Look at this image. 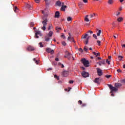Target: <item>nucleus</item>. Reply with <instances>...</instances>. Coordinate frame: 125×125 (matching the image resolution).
<instances>
[{"label": "nucleus", "mask_w": 125, "mask_h": 125, "mask_svg": "<svg viewBox=\"0 0 125 125\" xmlns=\"http://www.w3.org/2000/svg\"><path fill=\"white\" fill-rule=\"evenodd\" d=\"M67 8V6L66 5H62V7L61 8V10H62V11H65V9Z\"/></svg>", "instance_id": "nucleus-14"}, {"label": "nucleus", "mask_w": 125, "mask_h": 125, "mask_svg": "<svg viewBox=\"0 0 125 125\" xmlns=\"http://www.w3.org/2000/svg\"><path fill=\"white\" fill-rule=\"evenodd\" d=\"M119 37V35H118V34H115L113 36V38H114V39H118Z\"/></svg>", "instance_id": "nucleus-24"}, {"label": "nucleus", "mask_w": 125, "mask_h": 125, "mask_svg": "<svg viewBox=\"0 0 125 125\" xmlns=\"http://www.w3.org/2000/svg\"><path fill=\"white\" fill-rule=\"evenodd\" d=\"M97 42L98 43V45H99V46H100V45H101L100 43H101V42L100 41L98 40V41H97Z\"/></svg>", "instance_id": "nucleus-35"}, {"label": "nucleus", "mask_w": 125, "mask_h": 125, "mask_svg": "<svg viewBox=\"0 0 125 125\" xmlns=\"http://www.w3.org/2000/svg\"><path fill=\"white\" fill-rule=\"evenodd\" d=\"M78 104H79L80 105H82L83 104V102L81 100H79L78 101Z\"/></svg>", "instance_id": "nucleus-37"}, {"label": "nucleus", "mask_w": 125, "mask_h": 125, "mask_svg": "<svg viewBox=\"0 0 125 125\" xmlns=\"http://www.w3.org/2000/svg\"><path fill=\"white\" fill-rule=\"evenodd\" d=\"M124 20V19L122 17H119L117 19V21L118 22H122Z\"/></svg>", "instance_id": "nucleus-19"}, {"label": "nucleus", "mask_w": 125, "mask_h": 125, "mask_svg": "<svg viewBox=\"0 0 125 125\" xmlns=\"http://www.w3.org/2000/svg\"><path fill=\"white\" fill-rule=\"evenodd\" d=\"M47 20L45 19L43 21H42V24H43V26H46L47 25Z\"/></svg>", "instance_id": "nucleus-13"}, {"label": "nucleus", "mask_w": 125, "mask_h": 125, "mask_svg": "<svg viewBox=\"0 0 125 125\" xmlns=\"http://www.w3.org/2000/svg\"><path fill=\"white\" fill-rule=\"evenodd\" d=\"M93 38H94V39H95V40H97V36H96V35L93 34Z\"/></svg>", "instance_id": "nucleus-40"}, {"label": "nucleus", "mask_w": 125, "mask_h": 125, "mask_svg": "<svg viewBox=\"0 0 125 125\" xmlns=\"http://www.w3.org/2000/svg\"><path fill=\"white\" fill-rule=\"evenodd\" d=\"M88 33H90V34H93V32L90 31V30H89Z\"/></svg>", "instance_id": "nucleus-58"}, {"label": "nucleus", "mask_w": 125, "mask_h": 125, "mask_svg": "<svg viewBox=\"0 0 125 125\" xmlns=\"http://www.w3.org/2000/svg\"><path fill=\"white\" fill-rule=\"evenodd\" d=\"M123 58H124L123 56H118V59H119V60L122 61V59H123Z\"/></svg>", "instance_id": "nucleus-27"}, {"label": "nucleus", "mask_w": 125, "mask_h": 125, "mask_svg": "<svg viewBox=\"0 0 125 125\" xmlns=\"http://www.w3.org/2000/svg\"><path fill=\"white\" fill-rule=\"evenodd\" d=\"M117 72H118V73H121V72H122V70L121 69H119L117 70Z\"/></svg>", "instance_id": "nucleus-56"}, {"label": "nucleus", "mask_w": 125, "mask_h": 125, "mask_svg": "<svg viewBox=\"0 0 125 125\" xmlns=\"http://www.w3.org/2000/svg\"><path fill=\"white\" fill-rule=\"evenodd\" d=\"M107 2L108 4H112L113 3V0H108Z\"/></svg>", "instance_id": "nucleus-25"}, {"label": "nucleus", "mask_w": 125, "mask_h": 125, "mask_svg": "<svg viewBox=\"0 0 125 125\" xmlns=\"http://www.w3.org/2000/svg\"><path fill=\"white\" fill-rule=\"evenodd\" d=\"M79 6L80 7H82V6H83V3H82V2H80V3H79Z\"/></svg>", "instance_id": "nucleus-42"}, {"label": "nucleus", "mask_w": 125, "mask_h": 125, "mask_svg": "<svg viewBox=\"0 0 125 125\" xmlns=\"http://www.w3.org/2000/svg\"><path fill=\"white\" fill-rule=\"evenodd\" d=\"M27 50H28V51H34V50H35V47L29 46L27 48Z\"/></svg>", "instance_id": "nucleus-8"}, {"label": "nucleus", "mask_w": 125, "mask_h": 125, "mask_svg": "<svg viewBox=\"0 0 125 125\" xmlns=\"http://www.w3.org/2000/svg\"><path fill=\"white\" fill-rule=\"evenodd\" d=\"M56 4L58 6H61V2L60 1H58L56 2Z\"/></svg>", "instance_id": "nucleus-22"}, {"label": "nucleus", "mask_w": 125, "mask_h": 125, "mask_svg": "<svg viewBox=\"0 0 125 125\" xmlns=\"http://www.w3.org/2000/svg\"><path fill=\"white\" fill-rule=\"evenodd\" d=\"M120 14H121V12H117L116 16H119Z\"/></svg>", "instance_id": "nucleus-52"}, {"label": "nucleus", "mask_w": 125, "mask_h": 125, "mask_svg": "<svg viewBox=\"0 0 125 125\" xmlns=\"http://www.w3.org/2000/svg\"><path fill=\"white\" fill-rule=\"evenodd\" d=\"M81 62L85 67H88L89 66V62L85 59H83L81 60Z\"/></svg>", "instance_id": "nucleus-2"}, {"label": "nucleus", "mask_w": 125, "mask_h": 125, "mask_svg": "<svg viewBox=\"0 0 125 125\" xmlns=\"http://www.w3.org/2000/svg\"><path fill=\"white\" fill-rule=\"evenodd\" d=\"M97 72L98 76H102V70L100 68H97Z\"/></svg>", "instance_id": "nucleus-6"}, {"label": "nucleus", "mask_w": 125, "mask_h": 125, "mask_svg": "<svg viewBox=\"0 0 125 125\" xmlns=\"http://www.w3.org/2000/svg\"><path fill=\"white\" fill-rule=\"evenodd\" d=\"M58 64L61 66V68H64V65L60 62H59Z\"/></svg>", "instance_id": "nucleus-31"}, {"label": "nucleus", "mask_w": 125, "mask_h": 125, "mask_svg": "<svg viewBox=\"0 0 125 125\" xmlns=\"http://www.w3.org/2000/svg\"><path fill=\"white\" fill-rule=\"evenodd\" d=\"M65 58H68V59H70L69 57H68V56H67V55L66 56H64Z\"/></svg>", "instance_id": "nucleus-61"}, {"label": "nucleus", "mask_w": 125, "mask_h": 125, "mask_svg": "<svg viewBox=\"0 0 125 125\" xmlns=\"http://www.w3.org/2000/svg\"><path fill=\"white\" fill-rule=\"evenodd\" d=\"M84 51H86V52H87V50H88V49H87L85 47H84Z\"/></svg>", "instance_id": "nucleus-48"}, {"label": "nucleus", "mask_w": 125, "mask_h": 125, "mask_svg": "<svg viewBox=\"0 0 125 125\" xmlns=\"http://www.w3.org/2000/svg\"><path fill=\"white\" fill-rule=\"evenodd\" d=\"M93 53L94 55H95V56H96V57H97V56H100V53H96L95 52H93Z\"/></svg>", "instance_id": "nucleus-21"}, {"label": "nucleus", "mask_w": 125, "mask_h": 125, "mask_svg": "<svg viewBox=\"0 0 125 125\" xmlns=\"http://www.w3.org/2000/svg\"><path fill=\"white\" fill-rule=\"evenodd\" d=\"M52 35H53V32L52 31H50L47 35L49 37H52Z\"/></svg>", "instance_id": "nucleus-20"}, {"label": "nucleus", "mask_w": 125, "mask_h": 125, "mask_svg": "<svg viewBox=\"0 0 125 125\" xmlns=\"http://www.w3.org/2000/svg\"><path fill=\"white\" fill-rule=\"evenodd\" d=\"M54 77L55 79H57L58 81L59 80V77H58L57 75H55Z\"/></svg>", "instance_id": "nucleus-33"}, {"label": "nucleus", "mask_w": 125, "mask_h": 125, "mask_svg": "<svg viewBox=\"0 0 125 125\" xmlns=\"http://www.w3.org/2000/svg\"><path fill=\"white\" fill-rule=\"evenodd\" d=\"M107 86L110 90V93H113V92H117V91H118V88L113 86L112 84H107Z\"/></svg>", "instance_id": "nucleus-1"}, {"label": "nucleus", "mask_w": 125, "mask_h": 125, "mask_svg": "<svg viewBox=\"0 0 125 125\" xmlns=\"http://www.w3.org/2000/svg\"><path fill=\"white\" fill-rule=\"evenodd\" d=\"M111 77H112V75H105V78H106L107 79H109V78H111Z\"/></svg>", "instance_id": "nucleus-34"}, {"label": "nucleus", "mask_w": 125, "mask_h": 125, "mask_svg": "<svg viewBox=\"0 0 125 125\" xmlns=\"http://www.w3.org/2000/svg\"><path fill=\"white\" fill-rule=\"evenodd\" d=\"M122 7H120V8H119V11H122Z\"/></svg>", "instance_id": "nucleus-63"}, {"label": "nucleus", "mask_w": 125, "mask_h": 125, "mask_svg": "<svg viewBox=\"0 0 125 125\" xmlns=\"http://www.w3.org/2000/svg\"><path fill=\"white\" fill-rule=\"evenodd\" d=\"M79 50L80 51V52H83V51L82 48H79Z\"/></svg>", "instance_id": "nucleus-49"}, {"label": "nucleus", "mask_w": 125, "mask_h": 125, "mask_svg": "<svg viewBox=\"0 0 125 125\" xmlns=\"http://www.w3.org/2000/svg\"><path fill=\"white\" fill-rule=\"evenodd\" d=\"M90 37L88 36V34H86L84 36H82V39H84V42H85L86 44L88 43V40H89V38Z\"/></svg>", "instance_id": "nucleus-3"}, {"label": "nucleus", "mask_w": 125, "mask_h": 125, "mask_svg": "<svg viewBox=\"0 0 125 125\" xmlns=\"http://www.w3.org/2000/svg\"><path fill=\"white\" fill-rule=\"evenodd\" d=\"M17 10H18V8H17V6H16L14 8V11L15 12H17Z\"/></svg>", "instance_id": "nucleus-29"}, {"label": "nucleus", "mask_w": 125, "mask_h": 125, "mask_svg": "<svg viewBox=\"0 0 125 125\" xmlns=\"http://www.w3.org/2000/svg\"><path fill=\"white\" fill-rule=\"evenodd\" d=\"M87 17H88V15H86L85 19H84V21L86 22H88L89 21V20L88 19V18H87Z\"/></svg>", "instance_id": "nucleus-23"}, {"label": "nucleus", "mask_w": 125, "mask_h": 125, "mask_svg": "<svg viewBox=\"0 0 125 125\" xmlns=\"http://www.w3.org/2000/svg\"><path fill=\"white\" fill-rule=\"evenodd\" d=\"M83 2H84L85 3H86V2H87V0H83Z\"/></svg>", "instance_id": "nucleus-59"}, {"label": "nucleus", "mask_w": 125, "mask_h": 125, "mask_svg": "<svg viewBox=\"0 0 125 125\" xmlns=\"http://www.w3.org/2000/svg\"><path fill=\"white\" fill-rule=\"evenodd\" d=\"M99 81H100V79L99 78H96L95 80L94 81V82L96 83H98V84H99Z\"/></svg>", "instance_id": "nucleus-15"}, {"label": "nucleus", "mask_w": 125, "mask_h": 125, "mask_svg": "<svg viewBox=\"0 0 125 125\" xmlns=\"http://www.w3.org/2000/svg\"><path fill=\"white\" fill-rule=\"evenodd\" d=\"M59 16H60V13H59V11H57L55 14V17L56 18H59Z\"/></svg>", "instance_id": "nucleus-10"}, {"label": "nucleus", "mask_w": 125, "mask_h": 125, "mask_svg": "<svg viewBox=\"0 0 125 125\" xmlns=\"http://www.w3.org/2000/svg\"><path fill=\"white\" fill-rule=\"evenodd\" d=\"M30 25L31 26V27H33V26H34V22H31Z\"/></svg>", "instance_id": "nucleus-57"}, {"label": "nucleus", "mask_w": 125, "mask_h": 125, "mask_svg": "<svg viewBox=\"0 0 125 125\" xmlns=\"http://www.w3.org/2000/svg\"><path fill=\"white\" fill-rule=\"evenodd\" d=\"M39 44L40 45V47H43V45H42V42L39 43Z\"/></svg>", "instance_id": "nucleus-47"}, {"label": "nucleus", "mask_w": 125, "mask_h": 125, "mask_svg": "<svg viewBox=\"0 0 125 125\" xmlns=\"http://www.w3.org/2000/svg\"><path fill=\"white\" fill-rule=\"evenodd\" d=\"M49 40H50V38H49V36L48 35H46L45 36V42H49Z\"/></svg>", "instance_id": "nucleus-16"}, {"label": "nucleus", "mask_w": 125, "mask_h": 125, "mask_svg": "<svg viewBox=\"0 0 125 125\" xmlns=\"http://www.w3.org/2000/svg\"><path fill=\"white\" fill-rule=\"evenodd\" d=\"M82 77H83V78H87L89 76V74L85 71H83L82 73Z\"/></svg>", "instance_id": "nucleus-4"}, {"label": "nucleus", "mask_w": 125, "mask_h": 125, "mask_svg": "<svg viewBox=\"0 0 125 125\" xmlns=\"http://www.w3.org/2000/svg\"><path fill=\"white\" fill-rule=\"evenodd\" d=\"M62 76H63V77H67V76H68V71H63L62 72Z\"/></svg>", "instance_id": "nucleus-12"}, {"label": "nucleus", "mask_w": 125, "mask_h": 125, "mask_svg": "<svg viewBox=\"0 0 125 125\" xmlns=\"http://www.w3.org/2000/svg\"><path fill=\"white\" fill-rule=\"evenodd\" d=\"M45 3L47 5L49 4V2H48V0H45Z\"/></svg>", "instance_id": "nucleus-43"}, {"label": "nucleus", "mask_w": 125, "mask_h": 125, "mask_svg": "<svg viewBox=\"0 0 125 125\" xmlns=\"http://www.w3.org/2000/svg\"><path fill=\"white\" fill-rule=\"evenodd\" d=\"M81 106L82 107H85L86 106V104H83Z\"/></svg>", "instance_id": "nucleus-46"}, {"label": "nucleus", "mask_w": 125, "mask_h": 125, "mask_svg": "<svg viewBox=\"0 0 125 125\" xmlns=\"http://www.w3.org/2000/svg\"><path fill=\"white\" fill-rule=\"evenodd\" d=\"M55 61H59V59H58V58H55Z\"/></svg>", "instance_id": "nucleus-60"}, {"label": "nucleus", "mask_w": 125, "mask_h": 125, "mask_svg": "<svg viewBox=\"0 0 125 125\" xmlns=\"http://www.w3.org/2000/svg\"><path fill=\"white\" fill-rule=\"evenodd\" d=\"M35 1L36 2V3H40L41 0H35Z\"/></svg>", "instance_id": "nucleus-41"}, {"label": "nucleus", "mask_w": 125, "mask_h": 125, "mask_svg": "<svg viewBox=\"0 0 125 125\" xmlns=\"http://www.w3.org/2000/svg\"><path fill=\"white\" fill-rule=\"evenodd\" d=\"M101 30L97 29V37H99L100 36V34H101Z\"/></svg>", "instance_id": "nucleus-17"}, {"label": "nucleus", "mask_w": 125, "mask_h": 125, "mask_svg": "<svg viewBox=\"0 0 125 125\" xmlns=\"http://www.w3.org/2000/svg\"><path fill=\"white\" fill-rule=\"evenodd\" d=\"M96 14L94 13L93 14L90 15V18H93V17H94L95 16Z\"/></svg>", "instance_id": "nucleus-30"}, {"label": "nucleus", "mask_w": 125, "mask_h": 125, "mask_svg": "<svg viewBox=\"0 0 125 125\" xmlns=\"http://www.w3.org/2000/svg\"><path fill=\"white\" fill-rule=\"evenodd\" d=\"M101 64H102L103 65H104V64H105V60H103V61L100 62Z\"/></svg>", "instance_id": "nucleus-32"}, {"label": "nucleus", "mask_w": 125, "mask_h": 125, "mask_svg": "<svg viewBox=\"0 0 125 125\" xmlns=\"http://www.w3.org/2000/svg\"><path fill=\"white\" fill-rule=\"evenodd\" d=\"M46 52H48V53H50V54H52L53 53H54V50H51V49H50V48H46Z\"/></svg>", "instance_id": "nucleus-5"}, {"label": "nucleus", "mask_w": 125, "mask_h": 125, "mask_svg": "<svg viewBox=\"0 0 125 125\" xmlns=\"http://www.w3.org/2000/svg\"><path fill=\"white\" fill-rule=\"evenodd\" d=\"M115 86L116 88H119L120 86H122V84L121 83H115Z\"/></svg>", "instance_id": "nucleus-11"}, {"label": "nucleus", "mask_w": 125, "mask_h": 125, "mask_svg": "<svg viewBox=\"0 0 125 125\" xmlns=\"http://www.w3.org/2000/svg\"><path fill=\"white\" fill-rule=\"evenodd\" d=\"M68 35H69V37L67 38V40H69L71 37H72V35H71V33H68Z\"/></svg>", "instance_id": "nucleus-36"}, {"label": "nucleus", "mask_w": 125, "mask_h": 125, "mask_svg": "<svg viewBox=\"0 0 125 125\" xmlns=\"http://www.w3.org/2000/svg\"><path fill=\"white\" fill-rule=\"evenodd\" d=\"M121 45H122V47H125V44H122Z\"/></svg>", "instance_id": "nucleus-62"}, {"label": "nucleus", "mask_w": 125, "mask_h": 125, "mask_svg": "<svg viewBox=\"0 0 125 125\" xmlns=\"http://www.w3.org/2000/svg\"><path fill=\"white\" fill-rule=\"evenodd\" d=\"M51 29H52V25H49L48 28V31H49V30H51Z\"/></svg>", "instance_id": "nucleus-38"}, {"label": "nucleus", "mask_w": 125, "mask_h": 125, "mask_svg": "<svg viewBox=\"0 0 125 125\" xmlns=\"http://www.w3.org/2000/svg\"><path fill=\"white\" fill-rule=\"evenodd\" d=\"M42 30H43V31H45V26H43V27L42 28Z\"/></svg>", "instance_id": "nucleus-45"}, {"label": "nucleus", "mask_w": 125, "mask_h": 125, "mask_svg": "<svg viewBox=\"0 0 125 125\" xmlns=\"http://www.w3.org/2000/svg\"><path fill=\"white\" fill-rule=\"evenodd\" d=\"M62 45H64V46H65V45H66V42H62Z\"/></svg>", "instance_id": "nucleus-53"}, {"label": "nucleus", "mask_w": 125, "mask_h": 125, "mask_svg": "<svg viewBox=\"0 0 125 125\" xmlns=\"http://www.w3.org/2000/svg\"><path fill=\"white\" fill-rule=\"evenodd\" d=\"M67 41H69L70 42H75V40L74 39V37H71V38L69 39V40H67Z\"/></svg>", "instance_id": "nucleus-18"}, {"label": "nucleus", "mask_w": 125, "mask_h": 125, "mask_svg": "<svg viewBox=\"0 0 125 125\" xmlns=\"http://www.w3.org/2000/svg\"><path fill=\"white\" fill-rule=\"evenodd\" d=\"M56 30H57V33H59V30H61V27H56Z\"/></svg>", "instance_id": "nucleus-26"}, {"label": "nucleus", "mask_w": 125, "mask_h": 125, "mask_svg": "<svg viewBox=\"0 0 125 125\" xmlns=\"http://www.w3.org/2000/svg\"><path fill=\"white\" fill-rule=\"evenodd\" d=\"M67 20L68 22H70V21H72V18L70 17L67 18Z\"/></svg>", "instance_id": "nucleus-28"}, {"label": "nucleus", "mask_w": 125, "mask_h": 125, "mask_svg": "<svg viewBox=\"0 0 125 125\" xmlns=\"http://www.w3.org/2000/svg\"><path fill=\"white\" fill-rule=\"evenodd\" d=\"M33 60L35 62V63H36V64H39V61L36 60V58L33 59Z\"/></svg>", "instance_id": "nucleus-39"}, {"label": "nucleus", "mask_w": 125, "mask_h": 125, "mask_svg": "<svg viewBox=\"0 0 125 125\" xmlns=\"http://www.w3.org/2000/svg\"><path fill=\"white\" fill-rule=\"evenodd\" d=\"M25 6L26 7H27V8H28L29 10H32V9H33V7H32V6L29 4H25Z\"/></svg>", "instance_id": "nucleus-9"}, {"label": "nucleus", "mask_w": 125, "mask_h": 125, "mask_svg": "<svg viewBox=\"0 0 125 125\" xmlns=\"http://www.w3.org/2000/svg\"><path fill=\"white\" fill-rule=\"evenodd\" d=\"M38 35L42 36V33H41V31H38L35 33V38H36V39H39V36H38Z\"/></svg>", "instance_id": "nucleus-7"}, {"label": "nucleus", "mask_w": 125, "mask_h": 125, "mask_svg": "<svg viewBox=\"0 0 125 125\" xmlns=\"http://www.w3.org/2000/svg\"><path fill=\"white\" fill-rule=\"evenodd\" d=\"M61 37L62 39H65V35H64V34H62V35L61 36Z\"/></svg>", "instance_id": "nucleus-54"}, {"label": "nucleus", "mask_w": 125, "mask_h": 125, "mask_svg": "<svg viewBox=\"0 0 125 125\" xmlns=\"http://www.w3.org/2000/svg\"><path fill=\"white\" fill-rule=\"evenodd\" d=\"M111 93V96H115V94H114V93L112 92V93Z\"/></svg>", "instance_id": "nucleus-64"}, {"label": "nucleus", "mask_w": 125, "mask_h": 125, "mask_svg": "<svg viewBox=\"0 0 125 125\" xmlns=\"http://www.w3.org/2000/svg\"><path fill=\"white\" fill-rule=\"evenodd\" d=\"M69 83H74V81H72V80H70L69 82Z\"/></svg>", "instance_id": "nucleus-55"}, {"label": "nucleus", "mask_w": 125, "mask_h": 125, "mask_svg": "<svg viewBox=\"0 0 125 125\" xmlns=\"http://www.w3.org/2000/svg\"><path fill=\"white\" fill-rule=\"evenodd\" d=\"M42 13L44 15V16H47V14L44 13V12L43 11H42Z\"/></svg>", "instance_id": "nucleus-51"}, {"label": "nucleus", "mask_w": 125, "mask_h": 125, "mask_svg": "<svg viewBox=\"0 0 125 125\" xmlns=\"http://www.w3.org/2000/svg\"><path fill=\"white\" fill-rule=\"evenodd\" d=\"M67 56L69 58V59H70V55H71V54H70V53H68L67 54H66Z\"/></svg>", "instance_id": "nucleus-50"}, {"label": "nucleus", "mask_w": 125, "mask_h": 125, "mask_svg": "<svg viewBox=\"0 0 125 125\" xmlns=\"http://www.w3.org/2000/svg\"><path fill=\"white\" fill-rule=\"evenodd\" d=\"M106 63H107V64L108 65H110V61L108 60V59L106 60Z\"/></svg>", "instance_id": "nucleus-44"}]
</instances>
